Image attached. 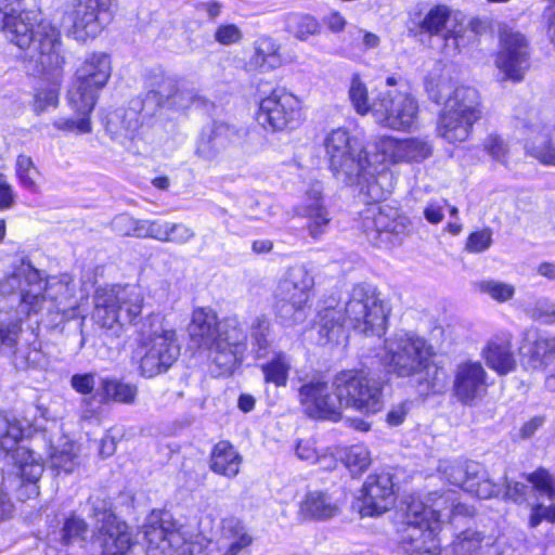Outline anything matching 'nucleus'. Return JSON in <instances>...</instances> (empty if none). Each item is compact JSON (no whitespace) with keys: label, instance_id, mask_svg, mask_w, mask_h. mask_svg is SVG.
Listing matches in <instances>:
<instances>
[{"label":"nucleus","instance_id":"a18cd8bd","mask_svg":"<svg viewBox=\"0 0 555 555\" xmlns=\"http://www.w3.org/2000/svg\"><path fill=\"white\" fill-rule=\"evenodd\" d=\"M349 101L358 115L373 114V102H370L369 90L359 74H353L348 89Z\"/></svg>","mask_w":555,"mask_h":555},{"label":"nucleus","instance_id":"603ef678","mask_svg":"<svg viewBox=\"0 0 555 555\" xmlns=\"http://www.w3.org/2000/svg\"><path fill=\"white\" fill-rule=\"evenodd\" d=\"M297 214L308 220L307 230L312 238L319 240L323 234L327 232L332 220L327 208L321 209L319 211L318 209H310L309 212Z\"/></svg>","mask_w":555,"mask_h":555},{"label":"nucleus","instance_id":"ddd939ff","mask_svg":"<svg viewBox=\"0 0 555 555\" xmlns=\"http://www.w3.org/2000/svg\"><path fill=\"white\" fill-rule=\"evenodd\" d=\"M256 120L270 132L295 130L304 120L300 101L284 89H274L260 101Z\"/></svg>","mask_w":555,"mask_h":555},{"label":"nucleus","instance_id":"bf43d9fd","mask_svg":"<svg viewBox=\"0 0 555 555\" xmlns=\"http://www.w3.org/2000/svg\"><path fill=\"white\" fill-rule=\"evenodd\" d=\"M77 115L81 116L79 119L60 117L53 121V126L63 131H70L76 133H90L92 131L90 114L83 112H76Z\"/></svg>","mask_w":555,"mask_h":555},{"label":"nucleus","instance_id":"de8ad7c7","mask_svg":"<svg viewBox=\"0 0 555 555\" xmlns=\"http://www.w3.org/2000/svg\"><path fill=\"white\" fill-rule=\"evenodd\" d=\"M477 289L500 304L511 300L516 293L513 284L492 279L478 282Z\"/></svg>","mask_w":555,"mask_h":555},{"label":"nucleus","instance_id":"0eeeda50","mask_svg":"<svg viewBox=\"0 0 555 555\" xmlns=\"http://www.w3.org/2000/svg\"><path fill=\"white\" fill-rule=\"evenodd\" d=\"M92 319L100 327L118 335L121 327L132 324L141 314L144 296L134 285L98 288Z\"/></svg>","mask_w":555,"mask_h":555},{"label":"nucleus","instance_id":"0e129e2a","mask_svg":"<svg viewBox=\"0 0 555 555\" xmlns=\"http://www.w3.org/2000/svg\"><path fill=\"white\" fill-rule=\"evenodd\" d=\"M492 244V234L490 230L473 232L466 242V250L473 254H479L487 250Z\"/></svg>","mask_w":555,"mask_h":555},{"label":"nucleus","instance_id":"e433bc0d","mask_svg":"<svg viewBox=\"0 0 555 555\" xmlns=\"http://www.w3.org/2000/svg\"><path fill=\"white\" fill-rule=\"evenodd\" d=\"M282 59L280 46L269 37H261L255 41L254 54L248 61L250 69L269 72L280 67Z\"/></svg>","mask_w":555,"mask_h":555},{"label":"nucleus","instance_id":"7ed1b4c3","mask_svg":"<svg viewBox=\"0 0 555 555\" xmlns=\"http://www.w3.org/2000/svg\"><path fill=\"white\" fill-rule=\"evenodd\" d=\"M189 333L193 341L209 351L219 374H232L242 363L247 349V334L236 317L219 321L211 309L197 308L192 313Z\"/></svg>","mask_w":555,"mask_h":555},{"label":"nucleus","instance_id":"39448f33","mask_svg":"<svg viewBox=\"0 0 555 555\" xmlns=\"http://www.w3.org/2000/svg\"><path fill=\"white\" fill-rule=\"evenodd\" d=\"M437 103L443 102L438 116L437 134L449 143H461L472 134L474 125L482 117V102L477 89L442 82L434 95Z\"/></svg>","mask_w":555,"mask_h":555},{"label":"nucleus","instance_id":"79ce46f5","mask_svg":"<svg viewBox=\"0 0 555 555\" xmlns=\"http://www.w3.org/2000/svg\"><path fill=\"white\" fill-rule=\"evenodd\" d=\"M179 82L180 79L164 73L154 74L151 77V89L146 94V101L155 102L157 106L170 104Z\"/></svg>","mask_w":555,"mask_h":555},{"label":"nucleus","instance_id":"c03bdc74","mask_svg":"<svg viewBox=\"0 0 555 555\" xmlns=\"http://www.w3.org/2000/svg\"><path fill=\"white\" fill-rule=\"evenodd\" d=\"M451 13L452 11L448 5L436 4L418 21L417 27L421 33L437 36L446 28Z\"/></svg>","mask_w":555,"mask_h":555},{"label":"nucleus","instance_id":"052dcab7","mask_svg":"<svg viewBox=\"0 0 555 555\" xmlns=\"http://www.w3.org/2000/svg\"><path fill=\"white\" fill-rule=\"evenodd\" d=\"M59 104V89L55 86H47L36 91L33 107L36 114H41L50 107Z\"/></svg>","mask_w":555,"mask_h":555},{"label":"nucleus","instance_id":"a878e982","mask_svg":"<svg viewBox=\"0 0 555 555\" xmlns=\"http://www.w3.org/2000/svg\"><path fill=\"white\" fill-rule=\"evenodd\" d=\"M526 128V153L544 165L555 166V125L542 124L538 114L531 113Z\"/></svg>","mask_w":555,"mask_h":555},{"label":"nucleus","instance_id":"8fccbe9b","mask_svg":"<svg viewBox=\"0 0 555 555\" xmlns=\"http://www.w3.org/2000/svg\"><path fill=\"white\" fill-rule=\"evenodd\" d=\"M15 173L23 188L33 193L38 191L37 178L39 171L35 167L31 157L24 154L18 155L15 163Z\"/></svg>","mask_w":555,"mask_h":555},{"label":"nucleus","instance_id":"4c0bfd02","mask_svg":"<svg viewBox=\"0 0 555 555\" xmlns=\"http://www.w3.org/2000/svg\"><path fill=\"white\" fill-rule=\"evenodd\" d=\"M443 477L465 491L469 481L482 473V465L473 461H441L438 467Z\"/></svg>","mask_w":555,"mask_h":555},{"label":"nucleus","instance_id":"1a4fd4ad","mask_svg":"<svg viewBox=\"0 0 555 555\" xmlns=\"http://www.w3.org/2000/svg\"><path fill=\"white\" fill-rule=\"evenodd\" d=\"M314 279L304 266L289 268L274 291L273 310L285 325L304 322L308 317Z\"/></svg>","mask_w":555,"mask_h":555},{"label":"nucleus","instance_id":"a19ab883","mask_svg":"<svg viewBox=\"0 0 555 555\" xmlns=\"http://www.w3.org/2000/svg\"><path fill=\"white\" fill-rule=\"evenodd\" d=\"M100 390L102 401H114L124 404L134 403L139 392L134 384L125 383L116 378H102Z\"/></svg>","mask_w":555,"mask_h":555},{"label":"nucleus","instance_id":"ea45409f","mask_svg":"<svg viewBox=\"0 0 555 555\" xmlns=\"http://www.w3.org/2000/svg\"><path fill=\"white\" fill-rule=\"evenodd\" d=\"M250 347L256 360L266 359L271 353V323L266 314L256 315L249 324Z\"/></svg>","mask_w":555,"mask_h":555},{"label":"nucleus","instance_id":"a211bd4d","mask_svg":"<svg viewBox=\"0 0 555 555\" xmlns=\"http://www.w3.org/2000/svg\"><path fill=\"white\" fill-rule=\"evenodd\" d=\"M146 555H183V531L169 515L152 514L144 525Z\"/></svg>","mask_w":555,"mask_h":555},{"label":"nucleus","instance_id":"4be33fe9","mask_svg":"<svg viewBox=\"0 0 555 555\" xmlns=\"http://www.w3.org/2000/svg\"><path fill=\"white\" fill-rule=\"evenodd\" d=\"M23 1L17 0L16 3L12 4L5 1L2 5L3 9H0V29L20 49L29 47L37 30L35 24L39 23L37 12L22 10Z\"/></svg>","mask_w":555,"mask_h":555},{"label":"nucleus","instance_id":"cd10ccee","mask_svg":"<svg viewBox=\"0 0 555 555\" xmlns=\"http://www.w3.org/2000/svg\"><path fill=\"white\" fill-rule=\"evenodd\" d=\"M513 337L509 332H502L493 336L481 351V356L489 369L499 375H507L515 371L517 362L513 353Z\"/></svg>","mask_w":555,"mask_h":555},{"label":"nucleus","instance_id":"864d4df0","mask_svg":"<svg viewBox=\"0 0 555 555\" xmlns=\"http://www.w3.org/2000/svg\"><path fill=\"white\" fill-rule=\"evenodd\" d=\"M163 232L160 242L177 245L186 244L195 236V232L191 227L177 222H164Z\"/></svg>","mask_w":555,"mask_h":555},{"label":"nucleus","instance_id":"e2e57ef3","mask_svg":"<svg viewBox=\"0 0 555 555\" xmlns=\"http://www.w3.org/2000/svg\"><path fill=\"white\" fill-rule=\"evenodd\" d=\"M310 209H326L322 197V186L320 183L313 184L305 195L301 205L297 208V212H309Z\"/></svg>","mask_w":555,"mask_h":555},{"label":"nucleus","instance_id":"7c9ffc66","mask_svg":"<svg viewBox=\"0 0 555 555\" xmlns=\"http://www.w3.org/2000/svg\"><path fill=\"white\" fill-rule=\"evenodd\" d=\"M13 459L18 468V474L22 480V490L27 493L26 499L35 498L39 494L37 486L43 473V466L35 456V453L26 448H18L13 453Z\"/></svg>","mask_w":555,"mask_h":555},{"label":"nucleus","instance_id":"f8f14e48","mask_svg":"<svg viewBox=\"0 0 555 555\" xmlns=\"http://www.w3.org/2000/svg\"><path fill=\"white\" fill-rule=\"evenodd\" d=\"M340 410L352 408L363 413H376L383 406L382 385L363 371H341L334 377Z\"/></svg>","mask_w":555,"mask_h":555},{"label":"nucleus","instance_id":"473e14b6","mask_svg":"<svg viewBox=\"0 0 555 555\" xmlns=\"http://www.w3.org/2000/svg\"><path fill=\"white\" fill-rule=\"evenodd\" d=\"M243 457L229 441H219L210 453L209 468L215 474L234 478L241 469Z\"/></svg>","mask_w":555,"mask_h":555},{"label":"nucleus","instance_id":"dca6fc26","mask_svg":"<svg viewBox=\"0 0 555 555\" xmlns=\"http://www.w3.org/2000/svg\"><path fill=\"white\" fill-rule=\"evenodd\" d=\"M418 105L406 91L399 89L380 92L373 101V118L382 127L410 130L417 120Z\"/></svg>","mask_w":555,"mask_h":555},{"label":"nucleus","instance_id":"c85d7f7f","mask_svg":"<svg viewBox=\"0 0 555 555\" xmlns=\"http://www.w3.org/2000/svg\"><path fill=\"white\" fill-rule=\"evenodd\" d=\"M38 426L28 418H16L0 412V452L9 455L16 451L18 442L30 437Z\"/></svg>","mask_w":555,"mask_h":555},{"label":"nucleus","instance_id":"49530a36","mask_svg":"<svg viewBox=\"0 0 555 555\" xmlns=\"http://www.w3.org/2000/svg\"><path fill=\"white\" fill-rule=\"evenodd\" d=\"M485 535L476 530L467 529L459 533L453 540L450 550L452 555H478Z\"/></svg>","mask_w":555,"mask_h":555},{"label":"nucleus","instance_id":"b1692460","mask_svg":"<svg viewBox=\"0 0 555 555\" xmlns=\"http://www.w3.org/2000/svg\"><path fill=\"white\" fill-rule=\"evenodd\" d=\"M395 501L392 476L389 473L370 475L362 487L360 514L362 517L382 515Z\"/></svg>","mask_w":555,"mask_h":555},{"label":"nucleus","instance_id":"6e6d98bb","mask_svg":"<svg viewBox=\"0 0 555 555\" xmlns=\"http://www.w3.org/2000/svg\"><path fill=\"white\" fill-rule=\"evenodd\" d=\"M528 482L531 483L532 490L537 491L541 496L551 500L555 499V478L545 469L540 468L526 476Z\"/></svg>","mask_w":555,"mask_h":555},{"label":"nucleus","instance_id":"c756f323","mask_svg":"<svg viewBox=\"0 0 555 555\" xmlns=\"http://www.w3.org/2000/svg\"><path fill=\"white\" fill-rule=\"evenodd\" d=\"M33 41L38 43L39 63L43 67L56 68L63 64L60 34L56 28L47 23H38Z\"/></svg>","mask_w":555,"mask_h":555},{"label":"nucleus","instance_id":"338daca9","mask_svg":"<svg viewBox=\"0 0 555 555\" xmlns=\"http://www.w3.org/2000/svg\"><path fill=\"white\" fill-rule=\"evenodd\" d=\"M504 498L506 500L513 501L516 504H522L527 501V493L529 487L522 482L508 480L506 476H504Z\"/></svg>","mask_w":555,"mask_h":555},{"label":"nucleus","instance_id":"f03ea898","mask_svg":"<svg viewBox=\"0 0 555 555\" xmlns=\"http://www.w3.org/2000/svg\"><path fill=\"white\" fill-rule=\"evenodd\" d=\"M325 157L333 176L347 185H358L360 191L374 202L390 193V172L385 166L378 168L374 154L352 142L345 128L333 129L323 141Z\"/></svg>","mask_w":555,"mask_h":555},{"label":"nucleus","instance_id":"72a5a7b5","mask_svg":"<svg viewBox=\"0 0 555 555\" xmlns=\"http://www.w3.org/2000/svg\"><path fill=\"white\" fill-rule=\"evenodd\" d=\"M235 137L234 128L225 124H216L208 131L203 132L196 152L203 158L212 159L231 144Z\"/></svg>","mask_w":555,"mask_h":555},{"label":"nucleus","instance_id":"774afa93","mask_svg":"<svg viewBox=\"0 0 555 555\" xmlns=\"http://www.w3.org/2000/svg\"><path fill=\"white\" fill-rule=\"evenodd\" d=\"M96 385L95 373L74 374L70 377L72 388L80 395H90Z\"/></svg>","mask_w":555,"mask_h":555},{"label":"nucleus","instance_id":"58836bf2","mask_svg":"<svg viewBox=\"0 0 555 555\" xmlns=\"http://www.w3.org/2000/svg\"><path fill=\"white\" fill-rule=\"evenodd\" d=\"M50 465L56 474H72L80 465L78 447L67 438H61L50 447Z\"/></svg>","mask_w":555,"mask_h":555},{"label":"nucleus","instance_id":"09e8293b","mask_svg":"<svg viewBox=\"0 0 555 555\" xmlns=\"http://www.w3.org/2000/svg\"><path fill=\"white\" fill-rule=\"evenodd\" d=\"M466 491L479 499L487 500L498 496L502 492V486L490 479L489 474L482 467V473L469 481Z\"/></svg>","mask_w":555,"mask_h":555},{"label":"nucleus","instance_id":"f257e3e1","mask_svg":"<svg viewBox=\"0 0 555 555\" xmlns=\"http://www.w3.org/2000/svg\"><path fill=\"white\" fill-rule=\"evenodd\" d=\"M390 308L371 284H357L343 305L330 298L318 310V326L322 343H340L347 339L350 326L364 336H382Z\"/></svg>","mask_w":555,"mask_h":555},{"label":"nucleus","instance_id":"5fc2aeb1","mask_svg":"<svg viewBox=\"0 0 555 555\" xmlns=\"http://www.w3.org/2000/svg\"><path fill=\"white\" fill-rule=\"evenodd\" d=\"M483 151L495 162L506 165L509 154L508 142L498 133L488 134L482 142Z\"/></svg>","mask_w":555,"mask_h":555},{"label":"nucleus","instance_id":"20e7f679","mask_svg":"<svg viewBox=\"0 0 555 555\" xmlns=\"http://www.w3.org/2000/svg\"><path fill=\"white\" fill-rule=\"evenodd\" d=\"M20 292V301L27 312H37L50 297L55 302L56 312L62 320L68 321L78 317L77 302L74 300V284L68 276L62 280L44 282L38 270L30 263L22 262L1 283V294Z\"/></svg>","mask_w":555,"mask_h":555},{"label":"nucleus","instance_id":"c9c22d12","mask_svg":"<svg viewBox=\"0 0 555 555\" xmlns=\"http://www.w3.org/2000/svg\"><path fill=\"white\" fill-rule=\"evenodd\" d=\"M259 365L266 384H272L278 388L287 385L292 371L291 357L281 350L272 351V354L264 359Z\"/></svg>","mask_w":555,"mask_h":555},{"label":"nucleus","instance_id":"4468645a","mask_svg":"<svg viewBox=\"0 0 555 555\" xmlns=\"http://www.w3.org/2000/svg\"><path fill=\"white\" fill-rule=\"evenodd\" d=\"M494 65L502 80L520 82L530 68L528 38L519 30L504 26L499 31V50Z\"/></svg>","mask_w":555,"mask_h":555},{"label":"nucleus","instance_id":"2eb2a0df","mask_svg":"<svg viewBox=\"0 0 555 555\" xmlns=\"http://www.w3.org/2000/svg\"><path fill=\"white\" fill-rule=\"evenodd\" d=\"M424 506L418 500L410 498L405 511V521L399 529L400 543L410 553L435 554L440 541L437 521H429L424 516Z\"/></svg>","mask_w":555,"mask_h":555},{"label":"nucleus","instance_id":"6e6552de","mask_svg":"<svg viewBox=\"0 0 555 555\" xmlns=\"http://www.w3.org/2000/svg\"><path fill=\"white\" fill-rule=\"evenodd\" d=\"M431 357V346L410 332H395L384 341L382 361L388 373L397 377L422 374L428 370Z\"/></svg>","mask_w":555,"mask_h":555},{"label":"nucleus","instance_id":"f3484780","mask_svg":"<svg viewBox=\"0 0 555 555\" xmlns=\"http://www.w3.org/2000/svg\"><path fill=\"white\" fill-rule=\"evenodd\" d=\"M410 221L389 206H371L361 215V227L375 246L389 248L400 243L409 230Z\"/></svg>","mask_w":555,"mask_h":555},{"label":"nucleus","instance_id":"5701e85b","mask_svg":"<svg viewBox=\"0 0 555 555\" xmlns=\"http://www.w3.org/2000/svg\"><path fill=\"white\" fill-rule=\"evenodd\" d=\"M488 374L478 361H463L454 370L452 391L459 402L474 405L488 389Z\"/></svg>","mask_w":555,"mask_h":555},{"label":"nucleus","instance_id":"69168bd1","mask_svg":"<svg viewBox=\"0 0 555 555\" xmlns=\"http://www.w3.org/2000/svg\"><path fill=\"white\" fill-rule=\"evenodd\" d=\"M196 95L195 89L188 81L180 80L170 104L179 108H186L194 102Z\"/></svg>","mask_w":555,"mask_h":555},{"label":"nucleus","instance_id":"423d86ee","mask_svg":"<svg viewBox=\"0 0 555 555\" xmlns=\"http://www.w3.org/2000/svg\"><path fill=\"white\" fill-rule=\"evenodd\" d=\"M139 371L152 378L167 372L180 356L176 330L160 314H151L142 325L135 350Z\"/></svg>","mask_w":555,"mask_h":555},{"label":"nucleus","instance_id":"4d7b16f0","mask_svg":"<svg viewBox=\"0 0 555 555\" xmlns=\"http://www.w3.org/2000/svg\"><path fill=\"white\" fill-rule=\"evenodd\" d=\"M526 314L534 321L544 324H555V304L548 298H538L526 308Z\"/></svg>","mask_w":555,"mask_h":555},{"label":"nucleus","instance_id":"2f4dec72","mask_svg":"<svg viewBox=\"0 0 555 555\" xmlns=\"http://www.w3.org/2000/svg\"><path fill=\"white\" fill-rule=\"evenodd\" d=\"M340 507L333 498L322 491H311L299 504V516L306 520H326L337 516Z\"/></svg>","mask_w":555,"mask_h":555},{"label":"nucleus","instance_id":"f704fd0d","mask_svg":"<svg viewBox=\"0 0 555 555\" xmlns=\"http://www.w3.org/2000/svg\"><path fill=\"white\" fill-rule=\"evenodd\" d=\"M221 539L225 541L227 551L223 555H238L249 547L254 541L246 525L236 517L222 520Z\"/></svg>","mask_w":555,"mask_h":555},{"label":"nucleus","instance_id":"bb28decb","mask_svg":"<svg viewBox=\"0 0 555 555\" xmlns=\"http://www.w3.org/2000/svg\"><path fill=\"white\" fill-rule=\"evenodd\" d=\"M519 351L533 369H545L555 356V336H547L535 327L527 328Z\"/></svg>","mask_w":555,"mask_h":555},{"label":"nucleus","instance_id":"aec40b11","mask_svg":"<svg viewBox=\"0 0 555 555\" xmlns=\"http://www.w3.org/2000/svg\"><path fill=\"white\" fill-rule=\"evenodd\" d=\"M112 0H72L73 34L77 40L94 38L111 21Z\"/></svg>","mask_w":555,"mask_h":555},{"label":"nucleus","instance_id":"9d476101","mask_svg":"<svg viewBox=\"0 0 555 555\" xmlns=\"http://www.w3.org/2000/svg\"><path fill=\"white\" fill-rule=\"evenodd\" d=\"M112 75V62L108 54L93 52L88 54L77 67L75 79L67 91V102L73 111L92 113L100 91Z\"/></svg>","mask_w":555,"mask_h":555},{"label":"nucleus","instance_id":"3c124183","mask_svg":"<svg viewBox=\"0 0 555 555\" xmlns=\"http://www.w3.org/2000/svg\"><path fill=\"white\" fill-rule=\"evenodd\" d=\"M318 21L310 15L291 14L287 17V29L299 40H305L319 31Z\"/></svg>","mask_w":555,"mask_h":555},{"label":"nucleus","instance_id":"6ab92c4d","mask_svg":"<svg viewBox=\"0 0 555 555\" xmlns=\"http://www.w3.org/2000/svg\"><path fill=\"white\" fill-rule=\"evenodd\" d=\"M433 153L431 144L422 138H408L403 140L393 137H382L375 143L376 166L383 163H421Z\"/></svg>","mask_w":555,"mask_h":555},{"label":"nucleus","instance_id":"393cba45","mask_svg":"<svg viewBox=\"0 0 555 555\" xmlns=\"http://www.w3.org/2000/svg\"><path fill=\"white\" fill-rule=\"evenodd\" d=\"M413 498L424 506L425 518L437 521L440 530L446 521H454L457 516L474 515V508L459 502L456 492L451 490L429 492L424 499Z\"/></svg>","mask_w":555,"mask_h":555},{"label":"nucleus","instance_id":"37998d69","mask_svg":"<svg viewBox=\"0 0 555 555\" xmlns=\"http://www.w3.org/2000/svg\"><path fill=\"white\" fill-rule=\"evenodd\" d=\"M337 455L353 476L363 474L372 463L371 452L364 444L340 449Z\"/></svg>","mask_w":555,"mask_h":555},{"label":"nucleus","instance_id":"680f3d73","mask_svg":"<svg viewBox=\"0 0 555 555\" xmlns=\"http://www.w3.org/2000/svg\"><path fill=\"white\" fill-rule=\"evenodd\" d=\"M33 345L34 347L29 350L18 348L15 351L13 362L17 369L25 370L29 366H36L41 363L43 356L40 351V346L36 340Z\"/></svg>","mask_w":555,"mask_h":555},{"label":"nucleus","instance_id":"412c9836","mask_svg":"<svg viewBox=\"0 0 555 555\" xmlns=\"http://www.w3.org/2000/svg\"><path fill=\"white\" fill-rule=\"evenodd\" d=\"M299 402L307 415L313 418L340 417V405L335 388L326 382L312 379L304 384L298 391Z\"/></svg>","mask_w":555,"mask_h":555},{"label":"nucleus","instance_id":"13d9d810","mask_svg":"<svg viewBox=\"0 0 555 555\" xmlns=\"http://www.w3.org/2000/svg\"><path fill=\"white\" fill-rule=\"evenodd\" d=\"M88 531V525L81 518L69 517L63 527L62 544L70 545L75 542H83Z\"/></svg>","mask_w":555,"mask_h":555},{"label":"nucleus","instance_id":"9b49d317","mask_svg":"<svg viewBox=\"0 0 555 555\" xmlns=\"http://www.w3.org/2000/svg\"><path fill=\"white\" fill-rule=\"evenodd\" d=\"M89 503L91 516L100 524L92 535V546L101 555H129L135 544L129 526L118 519L105 500L91 496Z\"/></svg>","mask_w":555,"mask_h":555}]
</instances>
